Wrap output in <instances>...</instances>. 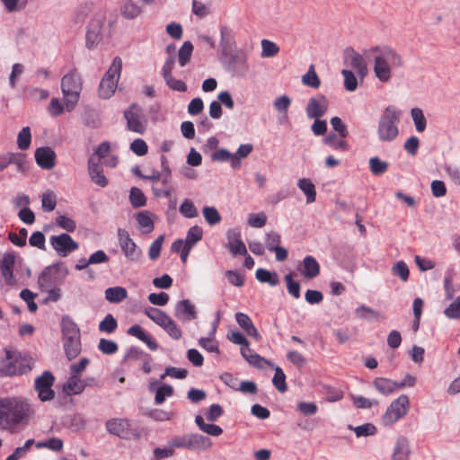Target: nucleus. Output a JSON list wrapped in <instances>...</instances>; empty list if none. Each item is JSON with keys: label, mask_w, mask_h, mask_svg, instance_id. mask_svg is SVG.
I'll return each mask as SVG.
<instances>
[{"label": "nucleus", "mask_w": 460, "mask_h": 460, "mask_svg": "<svg viewBox=\"0 0 460 460\" xmlns=\"http://www.w3.org/2000/svg\"><path fill=\"white\" fill-rule=\"evenodd\" d=\"M31 409L30 403L19 397L0 398V426L9 429L28 421Z\"/></svg>", "instance_id": "1"}, {"label": "nucleus", "mask_w": 460, "mask_h": 460, "mask_svg": "<svg viewBox=\"0 0 460 460\" xmlns=\"http://www.w3.org/2000/svg\"><path fill=\"white\" fill-rule=\"evenodd\" d=\"M371 51L376 52L374 57L373 71L381 83H388L393 77V70L402 67L403 59L394 49L388 46L375 47Z\"/></svg>", "instance_id": "2"}, {"label": "nucleus", "mask_w": 460, "mask_h": 460, "mask_svg": "<svg viewBox=\"0 0 460 460\" xmlns=\"http://www.w3.org/2000/svg\"><path fill=\"white\" fill-rule=\"evenodd\" d=\"M4 351V358L1 360L4 366L0 368L2 375L6 376H21L33 368L34 361L31 357L8 348H5Z\"/></svg>", "instance_id": "3"}, {"label": "nucleus", "mask_w": 460, "mask_h": 460, "mask_svg": "<svg viewBox=\"0 0 460 460\" xmlns=\"http://www.w3.org/2000/svg\"><path fill=\"white\" fill-rule=\"evenodd\" d=\"M60 86L66 111H72L78 103L83 90V80L76 68L63 75Z\"/></svg>", "instance_id": "4"}, {"label": "nucleus", "mask_w": 460, "mask_h": 460, "mask_svg": "<svg viewBox=\"0 0 460 460\" xmlns=\"http://www.w3.org/2000/svg\"><path fill=\"white\" fill-rule=\"evenodd\" d=\"M402 111L394 106H388L380 116L377 127V136L381 142H392L399 135L398 125Z\"/></svg>", "instance_id": "5"}, {"label": "nucleus", "mask_w": 460, "mask_h": 460, "mask_svg": "<svg viewBox=\"0 0 460 460\" xmlns=\"http://www.w3.org/2000/svg\"><path fill=\"white\" fill-rule=\"evenodd\" d=\"M168 446L173 450L177 448L200 452L208 449L212 446V441L208 437L199 433H186L171 438Z\"/></svg>", "instance_id": "6"}, {"label": "nucleus", "mask_w": 460, "mask_h": 460, "mask_svg": "<svg viewBox=\"0 0 460 460\" xmlns=\"http://www.w3.org/2000/svg\"><path fill=\"white\" fill-rule=\"evenodd\" d=\"M347 58L349 60L350 66L355 70V73L347 70V91L353 92L358 84H363L367 75V66L362 55L351 48H347Z\"/></svg>", "instance_id": "7"}, {"label": "nucleus", "mask_w": 460, "mask_h": 460, "mask_svg": "<svg viewBox=\"0 0 460 460\" xmlns=\"http://www.w3.org/2000/svg\"><path fill=\"white\" fill-rule=\"evenodd\" d=\"M121 69L122 59L119 57H115L111 66L100 82L98 89L100 98L109 99L114 94L120 77Z\"/></svg>", "instance_id": "8"}, {"label": "nucleus", "mask_w": 460, "mask_h": 460, "mask_svg": "<svg viewBox=\"0 0 460 460\" xmlns=\"http://www.w3.org/2000/svg\"><path fill=\"white\" fill-rule=\"evenodd\" d=\"M68 275V269L62 261L46 267L38 278V284L41 289L56 287Z\"/></svg>", "instance_id": "9"}, {"label": "nucleus", "mask_w": 460, "mask_h": 460, "mask_svg": "<svg viewBox=\"0 0 460 460\" xmlns=\"http://www.w3.org/2000/svg\"><path fill=\"white\" fill-rule=\"evenodd\" d=\"M225 69L233 77H245L250 71L247 53L243 50H238L231 54L225 63Z\"/></svg>", "instance_id": "10"}, {"label": "nucleus", "mask_w": 460, "mask_h": 460, "mask_svg": "<svg viewBox=\"0 0 460 460\" xmlns=\"http://www.w3.org/2000/svg\"><path fill=\"white\" fill-rule=\"evenodd\" d=\"M124 118L127 120V128L129 131L144 134L146 129V119L143 114L142 108L137 104L132 103L128 110L124 111Z\"/></svg>", "instance_id": "11"}, {"label": "nucleus", "mask_w": 460, "mask_h": 460, "mask_svg": "<svg viewBox=\"0 0 460 460\" xmlns=\"http://www.w3.org/2000/svg\"><path fill=\"white\" fill-rule=\"evenodd\" d=\"M409 409V397L405 394L400 395L392 402L383 416L385 425H393L406 415Z\"/></svg>", "instance_id": "12"}, {"label": "nucleus", "mask_w": 460, "mask_h": 460, "mask_svg": "<svg viewBox=\"0 0 460 460\" xmlns=\"http://www.w3.org/2000/svg\"><path fill=\"white\" fill-rule=\"evenodd\" d=\"M54 383L55 376L49 370L44 371L35 379L34 389L40 401L49 402L55 398V391L52 388Z\"/></svg>", "instance_id": "13"}, {"label": "nucleus", "mask_w": 460, "mask_h": 460, "mask_svg": "<svg viewBox=\"0 0 460 460\" xmlns=\"http://www.w3.org/2000/svg\"><path fill=\"white\" fill-rule=\"evenodd\" d=\"M117 235L119 247L124 256L129 261H138L141 259L143 252L130 237L129 233L125 229L118 228Z\"/></svg>", "instance_id": "14"}, {"label": "nucleus", "mask_w": 460, "mask_h": 460, "mask_svg": "<svg viewBox=\"0 0 460 460\" xmlns=\"http://www.w3.org/2000/svg\"><path fill=\"white\" fill-rule=\"evenodd\" d=\"M49 243L58 254L62 257L68 256L79 247L78 243L66 233L50 236Z\"/></svg>", "instance_id": "15"}, {"label": "nucleus", "mask_w": 460, "mask_h": 460, "mask_svg": "<svg viewBox=\"0 0 460 460\" xmlns=\"http://www.w3.org/2000/svg\"><path fill=\"white\" fill-rule=\"evenodd\" d=\"M328 100L323 94H317L309 99L305 107L306 116L309 119H320L328 110Z\"/></svg>", "instance_id": "16"}, {"label": "nucleus", "mask_w": 460, "mask_h": 460, "mask_svg": "<svg viewBox=\"0 0 460 460\" xmlns=\"http://www.w3.org/2000/svg\"><path fill=\"white\" fill-rule=\"evenodd\" d=\"M226 238L227 243L226 244V247L234 257L247 254V248L241 238V232L238 229H228L226 232Z\"/></svg>", "instance_id": "17"}, {"label": "nucleus", "mask_w": 460, "mask_h": 460, "mask_svg": "<svg viewBox=\"0 0 460 460\" xmlns=\"http://www.w3.org/2000/svg\"><path fill=\"white\" fill-rule=\"evenodd\" d=\"M34 156L37 164L42 169L49 170L56 164V154L49 146L37 148Z\"/></svg>", "instance_id": "18"}, {"label": "nucleus", "mask_w": 460, "mask_h": 460, "mask_svg": "<svg viewBox=\"0 0 460 460\" xmlns=\"http://www.w3.org/2000/svg\"><path fill=\"white\" fill-rule=\"evenodd\" d=\"M174 316L184 322L195 320L197 318L195 305L189 299L177 302L174 308Z\"/></svg>", "instance_id": "19"}, {"label": "nucleus", "mask_w": 460, "mask_h": 460, "mask_svg": "<svg viewBox=\"0 0 460 460\" xmlns=\"http://www.w3.org/2000/svg\"><path fill=\"white\" fill-rule=\"evenodd\" d=\"M14 263L15 255L13 252L5 253L0 263L1 275L8 286H13L16 283V279L13 276Z\"/></svg>", "instance_id": "20"}, {"label": "nucleus", "mask_w": 460, "mask_h": 460, "mask_svg": "<svg viewBox=\"0 0 460 460\" xmlns=\"http://www.w3.org/2000/svg\"><path fill=\"white\" fill-rule=\"evenodd\" d=\"M149 392L155 393V403L156 405L162 404L166 397H170L173 394V388L172 385L164 383H160L158 380H154L149 383L148 385Z\"/></svg>", "instance_id": "21"}, {"label": "nucleus", "mask_w": 460, "mask_h": 460, "mask_svg": "<svg viewBox=\"0 0 460 460\" xmlns=\"http://www.w3.org/2000/svg\"><path fill=\"white\" fill-rule=\"evenodd\" d=\"M297 270L308 279L316 278L320 274V264L316 259L311 255H307L298 264Z\"/></svg>", "instance_id": "22"}, {"label": "nucleus", "mask_w": 460, "mask_h": 460, "mask_svg": "<svg viewBox=\"0 0 460 460\" xmlns=\"http://www.w3.org/2000/svg\"><path fill=\"white\" fill-rule=\"evenodd\" d=\"M88 173L93 182L96 185L104 188L108 185V179L103 174V170L99 161H96L93 157H90L88 160Z\"/></svg>", "instance_id": "23"}, {"label": "nucleus", "mask_w": 460, "mask_h": 460, "mask_svg": "<svg viewBox=\"0 0 460 460\" xmlns=\"http://www.w3.org/2000/svg\"><path fill=\"white\" fill-rule=\"evenodd\" d=\"M411 454L409 440L404 437L398 438L393 450L392 460H409Z\"/></svg>", "instance_id": "24"}, {"label": "nucleus", "mask_w": 460, "mask_h": 460, "mask_svg": "<svg viewBox=\"0 0 460 460\" xmlns=\"http://www.w3.org/2000/svg\"><path fill=\"white\" fill-rule=\"evenodd\" d=\"M85 45L88 49L95 47L102 40V24L99 21H93L85 35Z\"/></svg>", "instance_id": "25"}, {"label": "nucleus", "mask_w": 460, "mask_h": 460, "mask_svg": "<svg viewBox=\"0 0 460 460\" xmlns=\"http://www.w3.org/2000/svg\"><path fill=\"white\" fill-rule=\"evenodd\" d=\"M374 387L384 395H389L399 390L398 382L385 377H376L373 381Z\"/></svg>", "instance_id": "26"}, {"label": "nucleus", "mask_w": 460, "mask_h": 460, "mask_svg": "<svg viewBox=\"0 0 460 460\" xmlns=\"http://www.w3.org/2000/svg\"><path fill=\"white\" fill-rule=\"evenodd\" d=\"M65 353L68 360L75 358L82 350L81 337L63 340Z\"/></svg>", "instance_id": "27"}, {"label": "nucleus", "mask_w": 460, "mask_h": 460, "mask_svg": "<svg viewBox=\"0 0 460 460\" xmlns=\"http://www.w3.org/2000/svg\"><path fill=\"white\" fill-rule=\"evenodd\" d=\"M128 427V421L124 419H111L106 422L108 432L120 438L127 434Z\"/></svg>", "instance_id": "28"}, {"label": "nucleus", "mask_w": 460, "mask_h": 460, "mask_svg": "<svg viewBox=\"0 0 460 460\" xmlns=\"http://www.w3.org/2000/svg\"><path fill=\"white\" fill-rule=\"evenodd\" d=\"M86 384L75 375L70 376L66 383L63 385V391L67 395L80 394L84 392Z\"/></svg>", "instance_id": "29"}, {"label": "nucleus", "mask_w": 460, "mask_h": 460, "mask_svg": "<svg viewBox=\"0 0 460 460\" xmlns=\"http://www.w3.org/2000/svg\"><path fill=\"white\" fill-rule=\"evenodd\" d=\"M63 340L80 336V329L68 316H64L61 322Z\"/></svg>", "instance_id": "30"}, {"label": "nucleus", "mask_w": 460, "mask_h": 460, "mask_svg": "<svg viewBox=\"0 0 460 460\" xmlns=\"http://www.w3.org/2000/svg\"><path fill=\"white\" fill-rule=\"evenodd\" d=\"M252 150L253 146L252 144L241 145L237 151L233 154L231 167L234 170L240 169L242 165L241 160L246 158L252 152Z\"/></svg>", "instance_id": "31"}, {"label": "nucleus", "mask_w": 460, "mask_h": 460, "mask_svg": "<svg viewBox=\"0 0 460 460\" xmlns=\"http://www.w3.org/2000/svg\"><path fill=\"white\" fill-rule=\"evenodd\" d=\"M255 277L261 283H268L271 287H275L279 283V277L276 271H270L265 269H258Z\"/></svg>", "instance_id": "32"}, {"label": "nucleus", "mask_w": 460, "mask_h": 460, "mask_svg": "<svg viewBox=\"0 0 460 460\" xmlns=\"http://www.w3.org/2000/svg\"><path fill=\"white\" fill-rule=\"evenodd\" d=\"M128 296V291L123 287H112L105 290V299L111 303H120Z\"/></svg>", "instance_id": "33"}, {"label": "nucleus", "mask_w": 460, "mask_h": 460, "mask_svg": "<svg viewBox=\"0 0 460 460\" xmlns=\"http://www.w3.org/2000/svg\"><path fill=\"white\" fill-rule=\"evenodd\" d=\"M298 188L305 193L306 196V203L310 204L315 201L316 199V190L314 183L307 178H302L298 180L297 182Z\"/></svg>", "instance_id": "34"}, {"label": "nucleus", "mask_w": 460, "mask_h": 460, "mask_svg": "<svg viewBox=\"0 0 460 460\" xmlns=\"http://www.w3.org/2000/svg\"><path fill=\"white\" fill-rule=\"evenodd\" d=\"M193 44L187 40L184 41L178 51V62L181 66H185L190 61L193 53Z\"/></svg>", "instance_id": "35"}, {"label": "nucleus", "mask_w": 460, "mask_h": 460, "mask_svg": "<svg viewBox=\"0 0 460 460\" xmlns=\"http://www.w3.org/2000/svg\"><path fill=\"white\" fill-rule=\"evenodd\" d=\"M173 340L178 341L182 337V332L177 323L168 316L160 326Z\"/></svg>", "instance_id": "36"}, {"label": "nucleus", "mask_w": 460, "mask_h": 460, "mask_svg": "<svg viewBox=\"0 0 460 460\" xmlns=\"http://www.w3.org/2000/svg\"><path fill=\"white\" fill-rule=\"evenodd\" d=\"M343 138L339 133L330 132L323 137V142L333 150H343L345 149V140Z\"/></svg>", "instance_id": "37"}, {"label": "nucleus", "mask_w": 460, "mask_h": 460, "mask_svg": "<svg viewBox=\"0 0 460 460\" xmlns=\"http://www.w3.org/2000/svg\"><path fill=\"white\" fill-rule=\"evenodd\" d=\"M121 14L126 19H135L141 13V8L133 3L132 0H127L121 6Z\"/></svg>", "instance_id": "38"}, {"label": "nucleus", "mask_w": 460, "mask_h": 460, "mask_svg": "<svg viewBox=\"0 0 460 460\" xmlns=\"http://www.w3.org/2000/svg\"><path fill=\"white\" fill-rule=\"evenodd\" d=\"M11 156V165H14L18 172L24 173L28 170L26 155L22 152H12Z\"/></svg>", "instance_id": "39"}, {"label": "nucleus", "mask_w": 460, "mask_h": 460, "mask_svg": "<svg viewBox=\"0 0 460 460\" xmlns=\"http://www.w3.org/2000/svg\"><path fill=\"white\" fill-rule=\"evenodd\" d=\"M137 224L144 229V233H150L154 230V221L150 217V213L146 210L140 211L136 215Z\"/></svg>", "instance_id": "40"}, {"label": "nucleus", "mask_w": 460, "mask_h": 460, "mask_svg": "<svg viewBox=\"0 0 460 460\" xmlns=\"http://www.w3.org/2000/svg\"><path fill=\"white\" fill-rule=\"evenodd\" d=\"M411 116L414 122L416 130L420 133L423 132L427 127V119L422 110L420 108H412L411 110Z\"/></svg>", "instance_id": "41"}, {"label": "nucleus", "mask_w": 460, "mask_h": 460, "mask_svg": "<svg viewBox=\"0 0 460 460\" xmlns=\"http://www.w3.org/2000/svg\"><path fill=\"white\" fill-rule=\"evenodd\" d=\"M144 313L149 319L159 326H161L164 321L169 316L164 311L151 306L145 308Z\"/></svg>", "instance_id": "42"}, {"label": "nucleus", "mask_w": 460, "mask_h": 460, "mask_svg": "<svg viewBox=\"0 0 460 460\" xmlns=\"http://www.w3.org/2000/svg\"><path fill=\"white\" fill-rule=\"evenodd\" d=\"M203 230L199 226H191L186 234L185 243L184 245L189 247H193L196 243L202 239Z\"/></svg>", "instance_id": "43"}, {"label": "nucleus", "mask_w": 460, "mask_h": 460, "mask_svg": "<svg viewBox=\"0 0 460 460\" xmlns=\"http://www.w3.org/2000/svg\"><path fill=\"white\" fill-rule=\"evenodd\" d=\"M31 143V133L30 127H24L17 136V146L22 151L29 149Z\"/></svg>", "instance_id": "44"}, {"label": "nucleus", "mask_w": 460, "mask_h": 460, "mask_svg": "<svg viewBox=\"0 0 460 460\" xmlns=\"http://www.w3.org/2000/svg\"><path fill=\"white\" fill-rule=\"evenodd\" d=\"M130 203L133 208H137L146 206V198L143 191L137 188L132 187L129 193Z\"/></svg>", "instance_id": "45"}, {"label": "nucleus", "mask_w": 460, "mask_h": 460, "mask_svg": "<svg viewBox=\"0 0 460 460\" xmlns=\"http://www.w3.org/2000/svg\"><path fill=\"white\" fill-rule=\"evenodd\" d=\"M64 442L58 438H50L45 441H40L36 444L37 448H48L54 452H60L63 449Z\"/></svg>", "instance_id": "46"}, {"label": "nucleus", "mask_w": 460, "mask_h": 460, "mask_svg": "<svg viewBox=\"0 0 460 460\" xmlns=\"http://www.w3.org/2000/svg\"><path fill=\"white\" fill-rule=\"evenodd\" d=\"M272 383L279 392H280V393L287 392L288 385L286 383V375L283 372L281 367H277L275 368V374L272 378Z\"/></svg>", "instance_id": "47"}, {"label": "nucleus", "mask_w": 460, "mask_h": 460, "mask_svg": "<svg viewBox=\"0 0 460 460\" xmlns=\"http://www.w3.org/2000/svg\"><path fill=\"white\" fill-rule=\"evenodd\" d=\"M205 220L210 226H215L221 222L222 217L218 210L215 207H204L202 209Z\"/></svg>", "instance_id": "48"}, {"label": "nucleus", "mask_w": 460, "mask_h": 460, "mask_svg": "<svg viewBox=\"0 0 460 460\" xmlns=\"http://www.w3.org/2000/svg\"><path fill=\"white\" fill-rule=\"evenodd\" d=\"M302 82L304 84L310 86L312 88L317 89L321 84V81L314 70L313 65L310 66L306 74H305L302 77Z\"/></svg>", "instance_id": "49"}, {"label": "nucleus", "mask_w": 460, "mask_h": 460, "mask_svg": "<svg viewBox=\"0 0 460 460\" xmlns=\"http://www.w3.org/2000/svg\"><path fill=\"white\" fill-rule=\"evenodd\" d=\"M347 428L353 430L358 438L372 436L376 432V428L372 423H366L358 427L349 425Z\"/></svg>", "instance_id": "50"}, {"label": "nucleus", "mask_w": 460, "mask_h": 460, "mask_svg": "<svg viewBox=\"0 0 460 460\" xmlns=\"http://www.w3.org/2000/svg\"><path fill=\"white\" fill-rule=\"evenodd\" d=\"M118 328V322L111 314H106L99 323V330L103 332L112 333Z\"/></svg>", "instance_id": "51"}, {"label": "nucleus", "mask_w": 460, "mask_h": 460, "mask_svg": "<svg viewBox=\"0 0 460 460\" xmlns=\"http://www.w3.org/2000/svg\"><path fill=\"white\" fill-rule=\"evenodd\" d=\"M285 281L287 284V289L289 295L294 298L298 299L301 296V286L299 282L293 279L292 273H288L285 276Z\"/></svg>", "instance_id": "52"}, {"label": "nucleus", "mask_w": 460, "mask_h": 460, "mask_svg": "<svg viewBox=\"0 0 460 460\" xmlns=\"http://www.w3.org/2000/svg\"><path fill=\"white\" fill-rule=\"evenodd\" d=\"M369 168L374 175H381L388 169V164L381 161L378 157H371L369 159Z\"/></svg>", "instance_id": "53"}, {"label": "nucleus", "mask_w": 460, "mask_h": 460, "mask_svg": "<svg viewBox=\"0 0 460 460\" xmlns=\"http://www.w3.org/2000/svg\"><path fill=\"white\" fill-rule=\"evenodd\" d=\"M57 205V197L53 191H47L43 193L41 199L42 209L45 212H51L55 209Z\"/></svg>", "instance_id": "54"}, {"label": "nucleus", "mask_w": 460, "mask_h": 460, "mask_svg": "<svg viewBox=\"0 0 460 460\" xmlns=\"http://www.w3.org/2000/svg\"><path fill=\"white\" fill-rule=\"evenodd\" d=\"M180 213L187 217L193 218L198 216V211L193 202L190 199H184L179 208Z\"/></svg>", "instance_id": "55"}, {"label": "nucleus", "mask_w": 460, "mask_h": 460, "mask_svg": "<svg viewBox=\"0 0 460 460\" xmlns=\"http://www.w3.org/2000/svg\"><path fill=\"white\" fill-rule=\"evenodd\" d=\"M357 317L359 319H379L382 315L379 312L373 310L370 307L361 305L355 311Z\"/></svg>", "instance_id": "56"}, {"label": "nucleus", "mask_w": 460, "mask_h": 460, "mask_svg": "<svg viewBox=\"0 0 460 460\" xmlns=\"http://www.w3.org/2000/svg\"><path fill=\"white\" fill-rule=\"evenodd\" d=\"M98 349L106 355H112L119 349L118 344L111 340L101 339L98 344Z\"/></svg>", "instance_id": "57"}, {"label": "nucleus", "mask_w": 460, "mask_h": 460, "mask_svg": "<svg viewBox=\"0 0 460 460\" xmlns=\"http://www.w3.org/2000/svg\"><path fill=\"white\" fill-rule=\"evenodd\" d=\"M261 57L263 58H270L274 57L278 54L279 48L277 46L276 43L268 40H261Z\"/></svg>", "instance_id": "58"}, {"label": "nucleus", "mask_w": 460, "mask_h": 460, "mask_svg": "<svg viewBox=\"0 0 460 460\" xmlns=\"http://www.w3.org/2000/svg\"><path fill=\"white\" fill-rule=\"evenodd\" d=\"M164 240V235H159L150 245L148 256L150 260L155 261L161 254L162 245Z\"/></svg>", "instance_id": "59"}, {"label": "nucleus", "mask_w": 460, "mask_h": 460, "mask_svg": "<svg viewBox=\"0 0 460 460\" xmlns=\"http://www.w3.org/2000/svg\"><path fill=\"white\" fill-rule=\"evenodd\" d=\"M392 271L394 276L399 277L402 281H406L409 278V268L407 264L402 261L396 262L395 265L392 268Z\"/></svg>", "instance_id": "60"}, {"label": "nucleus", "mask_w": 460, "mask_h": 460, "mask_svg": "<svg viewBox=\"0 0 460 460\" xmlns=\"http://www.w3.org/2000/svg\"><path fill=\"white\" fill-rule=\"evenodd\" d=\"M27 230L25 228H21L19 231V234L14 232H10L8 234V239L14 244L19 247H22L26 244L27 238Z\"/></svg>", "instance_id": "61"}, {"label": "nucleus", "mask_w": 460, "mask_h": 460, "mask_svg": "<svg viewBox=\"0 0 460 460\" xmlns=\"http://www.w3.org/2000/svg\"><path fill=\"white\" fill-rule=\"evenodd\" d=\"M29 243L31 246L37 247L40 250H46L45 235L40 231H36L30 236Z\"/></svg>", "instance_id": "62"}, {"label": "nucleus", "mask_w": 460, "mask_h": 460, "mask_svg": "<svg viewBox=\"0 0 460 460\" xmlns=\"http://www.w3.org/2000/svg\"><path fill=\"white\" fill-rule=\"evenodd\" d=\"M56 224L67 232H74L76 228L75 220L66 216H58L56 218Z\"/></svg>", "instance_id": "63"}, {"label": "nucleus", "mask_w": 460, "mask_h": 460, "mask_svg": "<svg viewBox=\"0 0 460 460\" xmlns=\"http://www.w3.org/2000/svg\"><path fill=\"white\" fill-rule=\"evenodd\" d=\"M130 150L137 155L143 156L147 154L148 146L143 139L137 138L130 144Z\"/></svg>", "instance_id": "64"}]
</instances>
